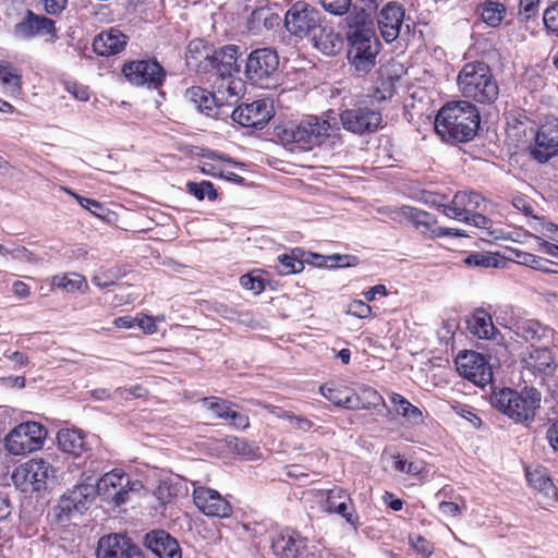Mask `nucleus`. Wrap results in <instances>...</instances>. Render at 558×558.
<instances>
[{"instance_id":"20e7f679","label":"nucleus","mask_w":558,"mask_h":558,"mask_svg":"<svg viewBox=\"0 0 558 558\" xmlns=\"http://www.w3.org/2000/svg\"><path fill=\"white\" fill-rule=\"evenodd\" d=\"M340 128L337 121L312 117L296 125H290L282 130L281 141L284 144H295L302 150H310L322 145L326 140L337 137Z\"/></svg>"},{"instance_id":"4d7b16f0","label":"nucleus","mask_w":558,"mask_h":558,"mask_svg":"<svg viewBox=\"0 0 558 558\" xmlns=\"http://www.w3.org/2000/svg\"><path fill=\"white\" fill-rule=\"evenodd\" d=\"M533 219L535 220V223L532 225V228L535 231L542 233L544 236H546L549 240L554 241V236H556L557 232H558V226L556 223L550 222V221H541L535 216H533Z\"/></svg>"},{"instance_id":"79ce46f5","label":"nucleus","mask_w":558,"mask_h":558,"mask_svg":"<svg viewBox=\"0 0 558 558\" xmlns=\"http://www.w3.org/2000/svg\"><path fill=\"white\" fill-rule=\"evenodd\" d=\"M202 402L203 405L213 413L214 417L225 421L229 420L235 407L228 400L218 397H206L203 398Z\"/></svg>"},{"instance_id":"4c0bfd02","label":"nucleus","mask_w":558,"mask_h":558,"mask_svg":"<svg viewBox=\"0 0 558 558\" xmlns=\"http://www.w3.org/2000/svg\"><path fill=\"white\" fill-rule=\"evenodd\" d=\"M352 389L345 386L324 385L320 386L322 395L337 407L351 409Z\"/></svg>"},{"instance_id":"39448f33","label":"nucleus","mask_w":558,"mask_h":558,"mask_svg":"<svg viewBox=\"0 0 558 558\" xmlns=\"http://www.w3.org/2000/svg\"><path fill=\"white\" fill-rule=\"evenodd\" d=\"M348 61L354 73L362 76L376 65L380 43L372 28L348 31Z\"/></svg>"},{"instance_id":"a19ab883","label":"nucleus","mask_w":558,"mask_h":558,"mask_svg":"<svg viewBox=\"0 0 558 558\" xmlns=\"http://www.w3.org/2000/svg\"><path fill=\"white\" fill-rule=\"evenodd\" d=\"M391 218L401 221L402 219L413 222L416 228L421 226L427 227L429 215L426 211L420 210L411 206H402L391 211Z\"/></svg>"},{"instance_id":"393cba45","label":"nucleus","mask_w":558,"mask_h":558,"mask_svg":"<svg viewBox=\"0 0 558 558\" xmlns=\"http://www.w3.org/2000/svg\"><path fill=\"white\" fill-rule=\"evenodd\" d=\"M526 480L537 492V502L543 508L554 506L558 499V492L545 469L526 470Z\"/></svg>"},{"instance_id":"6e6552de","label":"nucleus","mask_w":558,"mask_h":558,"mask_svg":"<svg viewBox=\"0 0 558 558\" xmlns=\"http://www.w3.org/2000/svg\"><path fill=\"white\" fill-rule=\"evenodd\" d=\"M47 437V429L38 422L15 426L4 438V447L13 456H24L39 450Z\"/></svg>"},{"instance_id":"338daca9","label":"nucleus","mask_w":558,"mask_h":558,"mask_svg":"<svg viewBox=\"0 0 558 558\" xmlns=\"http://www.w3.org/2000/svg\"><path fill=\"white\" fill-rule=\"evenodd\" d=\"M40 2L47 13L56 15L65 9L68 0H40Z\"/></svg>"},{"instance_id":"13d9d810","label":"nucleus","mask_w":558,"mask_h":558,"mask_svg":"<svg viewBox=\"0 0 558 558\" xmlns=\"http://www.w3.org/2000/svg\"><path fill=\"white\" fill-rule=\"evenodd\" d=\"M410 545L423 557H429L433 553L432 544L421 535H410Z\"/></svg>"},{"instance_id":"58836bf2","label":"nucleus","mask_w":558,"mask_h":558,"mask_svg":"<svg viewBox=\"0 0 558 558\" xmlns=\"http://www.w3.org/2000/svg\"><path fill=\"white\" fill-rule=\"evenodd\" d=\"M390 401L393 404L396 412L410 422L417 424L422 421V411L407 400L402 395L397 392L390 393Z\"/></svg>"},{"instance_id":"a18cd8bd","label":"nucleus","mask_w":558,"mask_h":558,"mask_svg":"<svg viewBox=\"0 0 558 558\" xmlns=\"http://www.w3.org/2000/svg\"><path fill=\"white\" fill-rule=\"evenodd\" d=\"M0 82L12 95L21 93V75L11 64H0Z\"/></svg>"},{"instance_id":"cd10ccee","label":"nucleus","mask_w":558,"mask_h":558,"mask_svg":"<svg viewBox=\"0 0 558 558\" xmlns=\"http://www.w3.org/2000/svg\"><path fill=\"white\" fill-rule=\"evenodd\" d=\"M305 538L291 530L282 531L272 539L274 553L279 558H296L305 548Z\"/></svg>"},{"instance_id":"423d86ee","label":"nucleus","mask_w":558,"mask_h":558,"mask_svg":"<svg viewBox=\"0 0 558 558\" xmlns=\"http://www.w3.org/2000/svg\"><path fill=\"white\" fill-rule=\"evenodd\" d=\"M143 485L131 477L121 469H114L104 474L95 485L96 495L109 505L119 507L125 504L132 492H138Z\"/></svg>"},{"instance_id":"7c9ffc66","label":"nucleus","mask_w":558,"mask_h":558,"mask_svg":"<svg viewBox=\"0 0 558 558\" xmlns=\"http://www.w3.org/2000/svg\"><path fill=\"white\" fill-rule=\"evenodd\" d=\"M314 46L327 56L337 54L342 48V38L332 28L319 26L312 34Z\"/></svg>"},{"instance_id":"de8ad7c7","label":"nucleus","mask_w":558,"mask_h":558,"mask_svg":"<svg viewBox=\"0 0 558 558\" xmlns=\"http://www.w3.org/2000/svg\"><path fill=\"white\" fill-rule=\"evenodd\" d=\"M277 272L281 276L301 272L304 269L303 260L296 256L283 254L278 257Z\"/></svg>"},{"instance_id":"680f3d73","label":"nucleus","mask_w":558,"mask_h":558,"mask_svg":"<svg viewBox=\"0 0 558 558\" xmlns=\"http://www.w3.org/2000/svg\"><path fill=\"white\" fill-rule=\"evenodd\" d=\"M465 263L474 266L492 267L496 265V259L483 253H474L465 258Z\"/></svg>"},{"instance_id":"bb28decb","label":"nucleus","mask_w":558,"mask_h":558,"mask_svg":"<svg viewBox=\"0 0 558 558\" xmlns=\"http://www.w3.org/2000/svg\"><path fill=\"white\" fill-rule=\"evenodd\" d=\"M350 508H352V499L345 489L335 487L326 493V511L340 514L349 524L357 529L359 518L354 511L349 510Z\"/></svg>"},{"instance_id":"4be33fe9","label":"nucleus","mask_w":558,"mask_h":558,"mask_svg":"<svg viewBox=\"0 0 558 558\" xmlns=\"http://www.w3.org/2000/svg\"><path fill=\"white\" fill-rule=\"evenodd\" d=\"M185 98L193 104L197 110L208 117L218 119L229 113L218 97H216V92L210 93L202 87L193 86L186 90Z\"/></svg>"},{"instance_id":"09e8293b","label":"nucleus","mask_w":558,"mask_h":558,"mask_svg":"<svg viewBox=\"0 0 558 558\" xmlns=\"http://www.w3.org/2000/svg\"><path fill=\"white\" fill-rule=\"evenodd\" d=\"M347 23L349 31L371 28L369 15L362 8L357 9L354 7L347 17Z\"/></svg>"},{"instance_id":"864d4df0","label":"nucleus","mask_w":558,"mask_h":558,"mask_svg":"<svg viewBox=\"0 0 558 558\" xmlns=\"http://www.w3.org/2000/svg\"><path fill=\"white\" fill-rule=\"evenodd\" d=\"M457 220L474 226L480 229H489L492 221L487 217L478 213H468V215L457 218Z\"/></svg>"},{"instance_id":"2f4dec72","label":"nucleus","mask_w":558,"mask_h":558,"mask_svg":"<svg viewBox=\"0 0 558 558\" xmlns=\"http://www.w3.org/2000/svg\"><path fill=\"white\" fill-rule=\"evenodd\" d=\"M57 440L62 451L75 457H80L88 449L84 435L78 430L61 429L57 435Z\"/></svg>"},{"instance_id":"ddd939ff","label":"nucleus","mask_w":558,"mask_h":558,"mask_svg":"<svg viewBox=\"0 0 558 558\" xmlns=\"http://www.w3.org/2000/svg\"><path fill=\"white\" fill-rule=\"evenodd\" d=\"M535 144L530 148L534 160L545 163L558 155V119L547 117L535 132Z\"/></svg>"},{"instance_id":"7ed1b4c3","label":"nucleus","mask_w":558,"mask_h":558,"mask_svg":"<svg viewBox=\"0 0 558 558\" xmlns=\"http://www.w3.org/2000/svg\"><path fill=\"white\" fill-rule=\"evenodd\" d=\"M541 392L534 387H524L520 392L504 388L494 392L490 403L518 423L531 422L541 405Z\"/></svg>"},{"instance_id":"4468645a","label":"nucleus","mask_w":558,"mask_h":558,"mask_svg":"<svg viewBox=\"0 0 558 558\" xmlns=\"http://www.w3.org/2000/svg\"><path fill=\"white\" fill-rule=\"evenodd\" d=\"M456 366L461 376L478 386L484 387L493 379V372L486 359L475 351L459 353Z\"/></svg>"},{"instance_id":"6ab92c4d","label":"nucleus","mask_w":558,"mask_h":558,"mask_svg":"<svg viewBox=\"0 0 558 558\" xmlns=\"http://www.w3.org/2000/svg\"><path fill=\"white\" fill-rule=\"evenodd\" d=\"M525 371L539 378L542 384L549 385L558 367L551 352L547 348H533L523 359Z\"/></svg>"},{"instance_id":"aec40b11","label":"nucleus","mask_w":558,"mask_h":558,"mask_svg":"<svg viewBox=\"0 0 558 558\" xmlns=\"http://www.w3.org/2000/svg\"><path fill=\"white\" fill-rule=\"evenodd\" d=\"M143 544L158 558H182L178 541L163 530L148 532Z\"/></svg>"},{"instance_id":"37998d69","label":"nucleus","mask_w":558,"mask_h":558,"mask_svg":"<svg viewBox=\"0 0 558 558\" xmlns=\"http://www.w3.org/2000/svg\"><path fill=\"white\" fill-rule=\"evenodd\" d=\"M517 257L520 264L529 266L533 269L544 272L558 274V269L551 268V266L558 267V264H555L546 258L526 252L517 253Z\"/></svg>"},{"instance_id":"2eb2a0df","label":"nucleus","mask_w":558,"mask_h":558,"mask_svg":"<svg viewBox=\"0 0 558 558\" xmlns=\"http://www.w3.org/2000/svg\"><path fill=\"white\" fill-rule=\"evenodd\" d=\"M97 558H145L142 549L131 538L120 533H111L99 538Z\"/></svg>"},{"instance_id":"412c9836","label":"nucleus","mask_w":558,"mask_h":558,"mask_svg":"<svg viewBox=\"0 0 558 558\" xmlns=\"http://www.w3.org/2000/svg\"><path fill=\"white\" fill-rule=\"evenodd\" d=\"M506 120V136L513 146L518 147L534 137L533 122L524 112H508Z\"/></svg>"},{"instance_id":"c03bdc74","label":"nucleus","mask_w":558,"mask_h":558,"mask_svg":"<svg viewBox=\"0 0 558 558\" xmlns=\"http://www.w3.org/2000/svg\"><path fill=\"white\" fill-rule=\"evenodd\" d=\"M54 515L59 522L71 520L76 514L83 512L82 509L76 507V504L71 500L69 495L65 493L59 499L57 506L53 508Z\"/></svg>"},{"instance_id":"f704fd0d","label":"nucleus","mask_w":558,"mask_h":558,"mask_svg":"<svg viewBox=\"0 0 558 558\" xmlns=\"http://www.w3.org/2000/svg\"><path fill=\"white\" fill-rule=\"evenodd\" d=\"M477 12L485 24L490 27H497L505 19L507 10L505 4L501 2L485 0L478 4Z\"/></svg>"},{"instance_id":"69168bd1","label":"nucleus","mask_w":558,"mask_h":558,"mask_svg":"<svg viewBox=\"0 0 558 558\" xmlns=\"http://www.w3.org/2000/svg\"><path fill=\"white\" fill-rule=\"evenodd\" d=\"M539 0H520V14L529 20L538 11Z\"/></svg>"},{"instance_id":"dca6fc26","label":"nucleus","mask_w":558,"mask_h":558,"mask_svg":"<svg viewBox=\"0 0 558 558\" xmlns=\"http://www.w3.org/2000/svg\"><path fill=\"white\" fill-rule=\"evenodd\" d=\"M272 116V105L267 99L240 105L231 112L232 120L244 128H263Z\"/></svg>"},{"instance_id":"8fccbe9b","label":"nucleus","mask_w":558,"mask_h":558,"mask_svg":"<svg viewBox=\"0 0 558 558\" xmlns=\"http://www.w3.org/2000/svg\"><path fill=\"white\" fill-rule=\"evenodd\" d=\"M396 471L404 474L417 475L422 472L423 465L420 461H408L401 456L392 457Z\"/></svg>"},{"instance_id":"49530a36","label":"nucleus","mask_w":558,"mask_h":558,"mask_svg":"<svg viewBox=\"0 0 558 558\" xmlns=\"http://www.w3.org/2000/svg\"><path fill=\"white\" fill-rule=\"evenodd\" d=\"M186 191L195 196L198 201H203L205 196L209 201H215L218 197L217 191L214 187V184L209 181H202L199 183L196 182H187Z\"/></svg>"},{"instance_id":"e2e57ef3","label":"nucleus","mask_w":558,"mask_h":558,"mask_svg":"<svg viewBox=\"0 0 558 558\" xmlns=\"http://www.w3.org/2000/svg\"><path fill=\"white\" fill-rule=\"evenodd\" d=\"M240 283L244 289L251 290L256 294L260 293L264 290L263 280L251 275H243L240 278Z\"/></svg>"},{"instance_id":"a211bd4d","label":"nucleus","mask_w":558,"mask_h":558,"mask_svg":"<svg viewBox=\"0 0 558 558\" xmlns=\"http://www.w3.org/2000/svg\"><path fill=\"white\" fill-rule=\"evenodd\" d=\"M405 10L397 1L387 2L377 14V24L383 39L390 44L395 41L401 32Z\"/></svg>"},{"instance_id":"1a4fd4ad","label":"nucleus","mask_w":558,"mask_h":558,"mask_svg":"<svg viewBox=\"0 0 558 558\" xmlns=\"http://www.w3.org/2000/svg\"><path fill=\"white\" fill-rule=\"evenodd\" d=\"M54 477V469L43 459H31L17 466L12 473V481L22 492H40L49 480Z\"/></svg>"},{"instance_id":"5fc2aeb1","label":"nucleus","mask_w":558,"mask_h":558,"mask_svg":"<svg viewBox=\"0 0 558 558\" xmlns=\"http://www.w3.org/2000/svg\"><path fill=\"white\" fill-rule=\"evenodd\" d=\"M147 393L146 389L141 385H135L130 388L119 387L113 391V396L124 400H131L136 398L145 397Z\"/></svg>"},{"instance_id":"f8f14e48","label":"nucleus","mask_w":558,"mask_h":558,"mask_svg":"<svg viewBox=\"0 0 558 558\" xmlns=\"http://www.w3.org/2000/svg\"><path fill=\"white\" fill-rule=\"evenodd\" d=\"M343 128L355 134L372 133L380 128L383 122L381 113L365 105L359 104L345 109L340 113Z\"/></svg>"},{"instance_id":"b1692460","label":"nucleus","mask_w":558,"mask_h":558,"mask_svg":"<svg viewBox=\"0 0 558 558\" xmlns=\"http://www.w3.org/2000/svg\"><path fill=\"white\" fill-rule=\"evenodd\" d=\"M15 33L23 38L49 36L52 41L57 39L54 21L31 11L22 22L15 25Z\"/></svg>"},{"instance_id":"e433bc0d","label":"nucleus","mask_w":558,"mask_h":558,"mask_svg":"<svg viewBox=\"0 0 558 558\" xmlns=\"http://www.w3.org/2000/svg\"><path fill=\"white\" fill-rule=\"evenodd\" d=\"M520 335L526 340L531 342H539L543 340H548L553 336V330L541 324L538 320L530 319L523 322L519 327Z\"/></svg>"},{"instance_id":"f257e3e1","label":"nucleus","mask_w":558,"mask_h":558,"mask_svg":"<svg viewBox=\"0 0 558 558\" xmlns=\"http://www.w3.org/2000/svg\"><path fill=\"white\" fill-rule=\"evenodd\" d=\"M480 112L470 101L460 100L445 105L435 119V130L445 140L471 141L480 128Z\"/></svg>"},{"instance_id":"052dcab7","label":"nucleus","mask_w":558,"mask_h":558,"mask_svg":"<svg viewBox=\"0 0 558 558\" xmlns=\"http://www.w3.org/2000/svg\"><path fill=\"white\" fill-rule=\"evenodd\" d=\"M11 258L22 264H35L37 258L26 247L16 245L15 250L11 252Z\"/></svg>"},{"instance_id":"72a5a7b5","label":"nucleus","mask_w":558,"mask_h":558,"mask_svg":"<svg viewBox=\"0 0 558 558\" xmlns=\"http://www.w3.org/2000/svg\"><path fill=\"white\" fill-rule=\"evenodd\" d=\"M379 404H385L384 398L372 387L363 386L359 391H352L351 409L353 410H369L377 408Z\"/></svg>"},{"instance_id":"473e14b6","label":"nucleus","mask_w":558,"mask_h":558,"mask_svg":"<svg viewBox=\"0 0 558 558\" xmlns=\"http://www.w3.org/2000/svg\"><path fill=\"white\" fill-rule=\"evenodd\" d=\"M468 327L471 333L480 339H492L496 333L492 316L483 308H477L468 320Z\"/></svg>"},{"instance_id":"bf43d9fd","label":"nucleus","mask_w":558,"mask_h":558,"mask_svg":"<svg viewBox=\"0 0 558 558\" xmlns=\"http://www.w3.org/2000/svg\"><path fill=\"white\" fill-rule=\"evenodd\" d=\"M347 313L359 318H367L372 314V307L361 300H354L348 305Z\"/></svg>"},{"instance_id":"0eeeda50","label":"nucleus","mask_w":558,"mask_h":558,"mask_svg":"<svg viewBox=\"0 0 558 558\" xmlns=\"http://www.w3.org/2000/svg\"><path fill=\"white\" fill-rule=\"evenodd\" d=\"M279 57L270 48H260L253 50L245 63V77L254 85L260 88H270L277 83V70Z\"/></svg>"},{"instance_id":"ea45409f","label":"nucleus","mask_w":558,"mask_h":558,"mask_svg":"<svg viewBox=\"0 0 558 558\" xmlns=\"http://www.w3.org/2000/svg\"><path fill=\"white\" fill-rule=\"evenodd\" d=\"M66 494L71 500L76 504V507L83 511L92 505L97 496L95 485L85 483L75 485L72 489L68 490Z\"/></svg>"},{"instance_id":"3c124183","label":"nucleus","mask_w":558,"mask_h":558,"mask_svg":"<svg viewBox=\"0 0 558 558\" xmlns=\"http://www.w3.org/2000/svg\"><path fill=\"white\" fill-rule=\"evenodd\" d=\"M543 21L546 29L550 34L558 36V2L545 9Z\"/></svg>"},{"instance_id":"6e6d98bb","label":"nucleus","mask_w":558,"mask_h":558,"mask_svg":"<svg viewBox=\"0 0 558 558\" xmlns=\"http://www.w3.org/2000/svg\"><path fill=\"white\" fill-rule=\"evenodd\" d=\"M116 280L117 274L111 270H100L96 272L92 278V282L100 289H106L113 286Z\"/></svg>"},{"instance_id":"c9c22d12","label":"nucleus","mask_w":558,"mask_h":558,"mask_svg":"<svg viewBox=\"0 0 558 558\" xmlns=\"http://www.w3.org/2000/svg\"><path fill=\"white\" fill-rule=\"evenodd\" d=\"M51 286L53 289H61L66 292H86L88 290L85 277L75 272L53 276Z\"/></svg>"},{"instance_id":"9b49d317","label":"nucleus","mask_w":558,"mask_h":558,"mask_svg":"<svg viewBox=\"0 0 558 558\" xmlns=\"http://www.w3.org/2000/svg\"><path fill=\"white\" fill-rule=\"evenodd\" d=\"M122 73L131 84L148 88H158L166 78L163 68L154 59L128 62Z\"/></svg>"},{"instance_id":"603ef678","label":"nucleus","mask_w":558,"mask_h":558,"mask_svg":"<svg viewBox=\"0 0 558 558\" xmlns=\"http://www.w3.org/2000/svg\"><path fill=\"white\" fill-rule=\"evenodd\" d=\"M325 11L335 14L342 15L348 12L351 0H317Z\"/></svg>"},{"instance_id":"0e129e2a","label":"nucleus","mask_w":558,"mask_h":558,"mask_svg":"<svg viewBox=\"0 0 558 558\" xmlns=\"http://www.w3.org/2000/svg\"><path fill=\"white\" fill-rule=\"evenodd\" d=\"M73 197H75L78 202V204L89 210L92 214L96 215V216H100V210H102V205L95 201V199H92V198H86V197H83V196H80L75 193H72L70 191H68Z\"/></svg>"},{"instance_id":"a878e982","label":"nucleus","mask_w":558,"mask_h":558,"mask_svg":"<svg viewBox=\"0 0 558 558\" xmlns=\"http://www.w3.org/2000/svg\"><path fill=\"white\" fill-rule=\"evenodd\" d=\"M483 202L484 198L475 192L460 191L453 195L450 204L440 205V210L447 217L457 219L481 208Z\"/></svg>"},{"instance_id":"c756f323","label":"nucleus","mask_w":558,"mask_h":558,"mask_svg":"<svg viewBox=\"0 0 558 558\" xmlns=\"http://www.w3.org/2000/svg\"><path fill=\"white\" fill-rule=\"evenodd\" d=\"M214 87L216 97L220 100L225 109L235 104L243 88V82L234 78L233 75L214 76Z\"/></svg>"},{"instance_id":"9d476101","label":"nucleus","mask_w":558,"mask_h":558,"mask_svg":"<svg viewBox=\"0 0 558 558\" xmlns=\"http://www.w3.org/2000/svg\"><path fill=\"white\" fill-rule=\"evenodd\" d=\"M322 15L318 10L306 2L294 3L286 13L284 25L294 36L304 37L319 29Z\"/></svg>"},{"instance_id":"f3484780","label":"nucleus","mask_w":558,"mask_h":558,"mask_svg":"<svg viewBox=\"0 0 558 558\" xmlns=\"http://www.w3.org/2000/svg\"><path fill=\"white\" fill-rule=\"evenodd\" d=\"M193 500L197 509L207 517L229 518L232 514L229 501L215 489L194 487Z\"/></svg>"},{"instance_id":"c85d7f7f","label":"nucleus","mask_w":558,"mask_h":558,"mask_svg":"<svg viewBox=\"0 0 558 558\" xmlns=\"http://www.w3.org/2000/svg\"><path fill=\"white\" fill-rule=\"evenodd\" d=\"M128 44V37L118 29L109 28L98 34L93 41L94 51L104 57L120 53Z\"/></svg>"},{"instance_id":"774afa93","label":"nucleus","mask_w":558,"mask_h":558,"mask_svg":"<svg viewBox=\"0 0 558 558\" xmlns=\"http://www.w3.org/2000/svg\"><path fill=\"white\" fill-rule=\"evenodd\" d=\"M232 426L241 429H245L250 426V420L248 416L235 411L233 409L229 420H227Z\"/></svg>"},{"instance_id":"5701e85b","label":"nucleus","mask_w":558,"mask_h":558,"mask_svg":"<svg viewBox=\"0 0 558 558\" xmlns=\"http://www.w3.org/2000/svg\"><path fill=\"white\" fill-rule=\"evenodd\" d=\"M239 47L228 45L215 51L213 56L206 54L205 61L211 68L213 76L232 75L240 71L238 64Z\"/></svg>"},{"instance_id":"f03ea898","label":"nucleus","mask_w":558,"mask_h":558,"mask_svg":"<svg viewBox=\"0 0 558 558\" xmlns=\"http://www.w3.org/2000/svg\"><path fill=\"white\" fill-rule=\"evenodd\" d=\"M463 97L480 104H493L499 95V87L490 68L482 61L463 65L457 77Z\"/></svg>"}]
</instances>
